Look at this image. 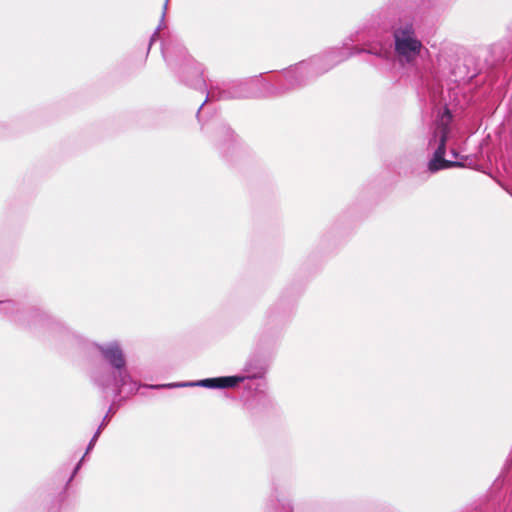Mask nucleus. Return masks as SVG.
I'll list each match as a JSON object with an SVG mask.
<instances>
[{
    "label": "nucleus",
    "instance_id": "f03ea898",
    "mask_svg": "<svg viewBox=\"0 0 512 512\" xmlns=\"http://www.w3.org/2000/svg\"><path fill=\"white\" fill-rule=\"evenodd\" d=\"M100 351L104 358L116 369H121L125 366V358L118 345L114 344L107 347H100Z\"/></svg>",
    "mask_w": 512,
    "mask_h": 512
},
{
    "label": "nucleus",
    "instance_id": "7ed1b4c3",
    "mask_svg": "<svg viewBox=\"0 0 512 512\" xmlns=\"http://www.w3.org/2000/svg\"><path fill=\"white\" fill-rule=\"evenodd\" d=\"M242 378L236 376L208 378L200 382V385L207 388H231L236 386Z\"/></svg>",
    "mask_w": 512,
    "mask_h": 512
},
{
    "label": "nucleus",
    "instance_id": "20e7f679",
    "mask_svg": "<svg viewBox=\"0 0 512 512\" xmlns=\"http://www.w3.org/2000/svg\"><path fill=\"white\" fill-rule=\"evenodd\" d=\"M462 163L456 161L446 160L444 157L434 156L428 163V169L430 172H436L442 169L452 168V167H461Z\"/></svg>",
    "mask_w": 512,
    "mask_h": 512
},
{
    "label": "nucleus",
    "instance_id": "f257e3e1",
    "mask_svg": "<svg viewBox=\"0 0 512 512\" xmlns=\"http://www.w3.org/2000/svg\"><path fill=\"white\" fill-rule=\"evenodd\" d=\"M395 51L407 62L413 61L420 53L422 43L419 41L411 24H406L394 31Z\"/></svg>",
    "mask_w": 512,
    "mask_h": 512
},
{
    "label": "nucleus",
    "instance_id": "39448f33",
    "mask_svg": "<svg viewBox=\"0 0 512 512\" xmlns=\"http://www.w3.org/2000/svg\"><path fill=\"white\" fill-rule=\"evenodd\" d=\"M446 141H447V133L445 131L442 132L441 136H440V141H439V145H438V148L436 149V151L434 152V156H437L439 158L441 157H444L445 156V152H446Z\"/></svg>",
    "mask_w": 512,
    "mask_h": 512
}]
</instances>
